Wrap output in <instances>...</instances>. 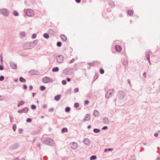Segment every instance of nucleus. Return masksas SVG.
Returning <instances> with one entry per match:
<instances>
[{"instance_id":"nucleus-1","label":"nucleus","mask_w":160,"mask_h":160,"mask_svg":"<svg viewBox=\"0 0 160 160\" xmlns=\"http://www.w3.org/2000/svg\"><path fill=\"white\" fill-rule=\"evenodd\" d=\"M0 13L5 16H7L9 14V12L8 9L3 8L0 10Z\"/></svg>"},{"instance_id":"nucleus-2","label":"nucleus","mask_w":160,"mask_h":160,"mask_svg":"<svg viewBox=\"0 0 160 160\" xmlns=\"http://www.w3.org/2000/svg\"><path fill=\"white\" fill-rule=\"evenodd\" d=\"M42 82L45 83H50L52 82V79L48 77H45L42 78Z\"/></svg>"},{"instance_id":"nucleus-3","label":"nucleus","mask_w":160,"mask_h":160,"mask_svg":"<svg viewBox=\"0 0 160 160\" xmlns=\"http://www.w3.org/2000/svg\"><path fill=\"white\" fill-rule=\"evenodd\" d=\"M26 13L27 15L29 17H32L34 15L33 11L30 9L27 10L26 11Z\"/></svg>"},{"instance_id":"nucleus-4","label":"nucleus","mask_w":160,"mask_h":160,"mask_svg":"<svg viewBox=\"0 0 160 160\" xmlns=\"http://www.w3.org/2000/svg\"><path fill=\"white\" fill-rule=\"evenodd\" d=\"M43 142L44 144L50 146H53L55 144L54 141H43Z\"/></svg>"},{"instance_id":"nucleus-5","label":"nucleus","mask_w":160,"mask_h":160,"mask_svg":"<svg viewBox=\"0 0 160 160\" xmlns=\"http://www.w3.org/2000/svg\"><path fill=\"white\" fill-rule=\"evenodd\" d=\"M70 147L72 149H75L77 148V144L76 143L72 142L69 145Z\"/></svg>"},{"instance_id":"nucleus-6","label":"nucleus","mask_w":160,"mask_h":160,"mask_svg":"<svg viewBox=\"0 0 160 160\" xmlns=\"http://www.w3.org/2000/svg\"><path fill=\"white\" fill-rule=\"evenodd\" d=\"M19 146V145L18 143H15L12 145L10 148V149L12 150H14L16 149H17V148H18Z\"/></svg>"},{"instance_id":"nucleus-7","label":"nucleus","mask_w":160,"mask_h":160,"mask_svg":"<svg viewBox=\"0 0 160 160\" xmlns=\"http://www.w3.org/2000/svg\"><path fill=\"white\" fill-rule=\"evenodd\" d=\"M114 92L113 89L109 90L106 93V97L108 98L111 96V95Z\"/></svg>"},{"instance_id":"nucleus-8","label":"nucleus","mask_w":160,"mask_h":160,"mask_svg":"<svg viewBox=\"0 0 160 160\" xmlns=\"http://www.w3.org/2000/svg\"><path fill=\"white\" fill-rule=\"evenodd\" d=\"M64 58L62 55L59 56L57 58V61L59 63H61L63 60Z\"/></svg>"},{"instance_id":"nucleus-9","label":"nucleus","mask_w":160,"mask_h":160,"mask_svg":"<svg viewBox=\"0 0 160 160\" xmlns=\"http://www.w3.org/2000/svg\"><path fill=\"white\" fill-rule=\"evenodd\" d=\"M24 48L26 49H30L31 48V43H27L25 44L24 46Z\"/></svg>"},{"instance_id":"nucleus-10","label":"nucleus","mask_w":160,"mask_h":160,"mask_svg":"<svg viewBox=\"0 0 160 160\" xmlns=\"http://www.w3.org/2000/svg\"><path fill=\"white\" fill-rule=\"evenodd\" d=\"M115 48L117 51L120 52L121 51L122 48L120 46L118 45H117L115 47Z\"/></svg>"},{"instance_id":"nucleus-11","label":"nucleus","mask_w":160,"mask_h":160,"mask_svg":"<svg viewBox=\"0 0 160 160\" xmlns=\"http://www.w3.org/2000/svg\"><path fill=\"white\" fill-rule=\"evenodd\" d=\"M63 42H66L67 40V38L64 35H62L60 36Z\"/></svg>"},{"instance_id":"nucleus-12","label":"nucleus","mask_w":160,"mask_h":160,"mask_svg":"<svg viewBox=\"0 0 160 160\" xmlns=\"http://www.w3.org/2000/svg\"><path fill=\"white\" fill-rule=\"evenodd\" d=\"M90 118V116L89 114H87L85 118L83 120L84 121H87L89 120Z\"/></svg>"},{"instance_id":"nucleus-13","label":"nucleus","mask_w":160,"mask_h":160,"mask_svg":"<svg viewBox=\"0 0 160 160\" xmlns=\"http://www.w3.org/2000/svg\"><path fill=\"white\" fill-rule=\"evenodd\" d=\"M24 102L23 101H20L18 103V107H19L21 105H22L24 104Z\"/></svg>"},{"instance_id":"nucleus-14","label":"nucleus","mask_w":160,"mask_h":160,"mask_svg":"<svg viewBox=\"0 0 160 160\" xmlns=\"http://www.w3.org/2000/svg\"><path fill=\"white\" fill-rule=\"evenodd\" d=\"M10 66L13 69H16L17 68V65L15 64L11 63L10 64Z\"/></svg>"},{"instance_id":"nucleus-15","label":"nucleus","mask_w":160,"mask_h":160,"mask_svg":"<svg viewBox=\"0 0 160 160\" xmlns=\"http://www.w3.org/2000/svg\"><path fill=\"white\" fill-rule=\"evenodd\" d=\"M93 114L95 117H97L99 115V112L98 111L95 110L93 112Z\"/></svg>"},{"instance_id":"nucleus-16","label":"nucleus","mask_w":160,"mask_h":160,"mask_svg":"<svg viewBox=\"0 0 160 160\" xmlns=\"http://www.w3.org/2000/svg\"><path fill=\"white\" fill-rule=\"evenodd\" d=\"M103 122L104 123L107 124L108 122V120L107 118H104L103 119Z\"/></svg>"},{"instance_id":"nucleus-17","label":"nucleus","mask_w":160,"mask_h":160,"mask_svg":"<svg viewBox=\"0 0 160 160\" xmlns=\"http://www.w3.org/2000/svg\"><path fill=\"white\" fill-rule=\"evenodd\" d=\"M61 98V96L60 95H58L56 96L54 98V99L56 101H58Z\"/></svg>"},{"instance_id":"nucleus-18","label":"nucleus","mask_w":160,"mask_h":160,"mask_svg":"<svg viewBox=\"0 0 160 160\" xmlns=\"http://www.w3.org/2000/svg\"><path fill=\"white\" fill-rule=\"evenodd\" d=\"M90 159L91 160H95L96 159L97 157L95 155H92L90 157Z\"/></svg>"},{"instance_id":"nucleus-19","label":"nucleus","mask_w":160,"mask_h":160,"mask_svg":"<svg viewBox=\"0 0 160 160\" xmlns=\"http://www.w3.org/2000/svg\"><path fill=\"white\" fill-rule=\"evenodd\" d=\"M23 112L27 113L28 111V108H25L22 109Z\"/></svg>"},{"instance_id":"nucleus-20","label":"nucleus","mask_w":160,"mask_h":160,"mask_svg":"<svg viewBox=\"0 0 160 160\" xmlns=\"http://www.w3.org/2000/svg\"><path fill=\"white\" fill-rule=\"evenodd\" d=\"M19 80L21 82H26V80L22 77L20 78Z\"/></svg>"},{"instance_id":"nucleus-21","label":"nucleus","mask_w":160,"mask_h":160,"mask_svg":"<svg viewBox=\"0 0 160 160\" xmlns=\"http://www.w3.org/2000/svg\"><path fill=\"white\" fill-rule=\"evenodd\" d=\"M68 131V129L67 128H63L62 130V133H64L65 132H67Z\"/></svg>"},{"instance_id":"nucleus-22","label":"nucleus","mask_w":160,"mask_h":160,"mask_svg":"<svg viewBox=\"0 0 160 160\" xmlns=\"http://www.w3.org/2000/svg\"><path fill=\"white\" fill-rule=\"evenodd\" d=\"M59 70V68L58 67L54 68H53L52 71L53 72H58Z\"/></svg>"},{"instance_id":"nucleus-23","label":"nucleus","mask_w":160,"mask_h":160,"mask_svg":"<svg viewBox=\"0 0 160 160\" xmlns=\"http://www.w3.org/2000/svg\"><path fill=\"white\" fill-rule=\"evenodd\" d=\"M133 12L132 10H129L128 11V14L129 15H131L133 14Z\"/></svg>"},{"instance_id":"nucleus-24","label":"nucleus","mask_w":160,"mask_h":160,"mask_svg":"<svg viewBox=\"0 0 160 160\" xmlns=\"http://www.w3.org/2000/svg\"><path fill=\"white\" fill-rule=\"evenodd\" d=\"M83 142L86 145H88L90 143V141H83Z\"/></svg>"},{"instance_id":"nucleus-25","label":"nucleus","mask_w":160,"mask_h":160,"mask_svg":"<svg viewBox=\"0 0 160 160\" xmlns=\"http://www.w3.org/2000/svg\"><path fill=\"white\" fill-rule=\"evenodd\" d=\"M100 131V130L98 129L95 128L93 129V132L95 133H98Z\"/></svg>"},{"instance_id":"nucleus-26","label":"nucleus","mask_w":160,"mask_h":160,"mask_svg":"<svg viewBox=\"0 0 160 160\" xmlns=\"http://www.w3.org/2000/svg\"><path fill=\"white\" fill-rule=\"evenodd\" d=\"M43 36H44V37L46 38H48L49 37V36L48 34L47 33H45L44 34Z\"/></svg>"},{"instance_id":"nucleus-27","label":"nucleus","mask_w":160,"mask_h":160,"mask_svg":"<svg viewBox=\"0 0 160 160\" xmlns=\"http://www.w3.org/2000/svg\"><path fill=\"white\" fill-rule=\"evenodd\" d=\"M150 53L149 52H148L147 53V59L148 60V61H149V55H150Z\"/></svg>"},{"instance_id":"nucleus-28","label":"nucleus","mask_w":160,"mask_h":160,"mask_svg":"<svg viewBox=\"0 0 160 160\" xmlns=\"http://www.w3.org/2000/svg\"><path fill=\"white\" fill-rule=\"evenodd\" d=\"M40 89L41 91H43L46 89V88L44 86H41L40 88Z\"/></svg>"},{"instance_id":"nucleus-29","label":"nucleus","mask_w":160,"mask_h":160,"mask_svg":"<svg viewBox=\"0 0 160 160\" xmlns=\"http://www.w3.org/2000/svg\"><path fill=\"white\" fill-rule=\"evenodd\" d=\"M13 14L15 16H18V12L16 11H14L13 12Z\"/></svg>"},{"instance_id":"nucleus-30","label":"nucleus","mask_w":160,"mask_h":160,"mask_svg":"<svg viewBox=\"0 0 160 160\" xmlns=\"http://www.w3.org/2000/svg\"><path fill=\"white\" fill-rule=\"evenodd\" d=\"M17 128L16 125V124H14L12 126V128L13 130L15 131Z\"/></svg>"},{"instance_id":"nucleus-31","label":"nucleus","mask_w":160,"mask_h":160,"mask_svg":"<svg viewBox=\"0 0 160 160\" xmlns=\"http://www.w3.org/2000/svg\"><path fill=\"white\" fill-rule=\"evenodd\" d=\"M57 46L58 47H60L62 45V43L60 42H57Z\"/></svg>"},{"instance_id":"nucleus-32","label":"nucleus","mask_w":160,"mask_h":160,"mask_svg":"<svg viewBox=\"0 0 160 160\" xmlns=\"http://www.w3.org/2000/svg\"><path fill=\"white\" fill-rule=\"evenodd\" d=\"M70 108L69 107H67L65 108V111L67 112H68L70 111Z\"/></svg>"},{"instance_id":"nucleus-33","label":"nucleus","mask_w":160,"mask_h":160,"mask_svg":"<svg viewBox=\"0 0 160 160\" xmlns=\"http://www.w3.org/2000/svg\"><path fill=\"white\" fill-rule=\"evenodd\" d=\"M79 106V104L78 102H76L74 104V106L75 108H78Z\"/></svg>"},{"instance_id":"nucleus-34","label":"nucleus","mask_w":160,"mask_h":160,"mask_svg":"<svg viewBox=\"0 0 160 160\" xmlns=\"http://www.w3.org/2000/svg\"><path fill=\"white\" fill-rule=\"evenodd\" d=\"M23 130L22 128L19 129L18 130V132L19 133H21L23 132Z\"/></svg>"},{"instance_id":"nucleus-35","label":"nucleus","mask_w":160,"mask_h":160,"mask_svg":"<svg viewBox=\"0 0 160 160\" xmlns=\"http://www.w3.org/2000/svg\"><path fill=\"white\" fill-rule=\"evenodd\" d=\"M100 73L102 74H103L104 72V71L103 70V69H102V68L100 69Z\"/></svg>"},{"instance_id":"nucleus-36","label":"nucleus","mask_w":160,"mask_h":160,"mask_svg":"<svg viewBox=\"0 0 160 160\" xmlns=\"http://www.w3.org/2000/svg\"><path fill=\"white\" fill-rule=\"evenodd\" d=\"M62 83L63 84V85H65L67 83V82H66V80H63L62 81Z\"/></svg>"},{"instance_id":"nucleus-37","label":"nucleus","mask_w":160,"mask_h":160,"mask_svg":"<svg viewBox=\"0 0 160 160\" xmlns=\"http://www.w3.org/2000/svg\"><path fill=\"white\" fill-rule=\"evenodd\" d=\"M89 102L88 100H86L84 102V104L85 105L88 104Z\"/></svg>"},{"instance_id":"nucleus-38","label":"nucleus","mask_w":160,"mask_h":160,"mask_svg":"<svg viewBox=\"0 0 160 160\" xmlns=\"http://www.w3.org/2000/svg\"><path fill=\"white\" fill-rule=\"evenodd\" d=\"M31 108L32 109H35L36 108V107L34 105H32Z\"/></svg>"},{"instance_id":"nucleus-39","label":"nucleus","mask_w":160,"mask_h":160,"mask_svg":"<svg viewBox=\"0 0 160 160\" xmlns=\"http://www.w3.org/2000/svg\"><path fill=\"white\" fill-rule=\"evenodd\" d=\"M32 119L31 118H28L27 119V121L28 122H32Z\"/></svg>"},{"instance_id":"nucleus-40","label":"nucleus","mask_w":160,"mask_h":160,"mask_svg":"<svg viewBox=\"0 0 160 160\" xmlns=\"http://www.w3.org/2000/svg\"><path fill=\"white\" fill-rule=\"evenodd\" d=\"M4 77L3 76H1L0 77V81H2L4 79Z\"/></svg>"},{"instance_id":"nucleus-41","label":"nucleus","mask_w":160,"mask_h":160,"mask_svg":"<svg viewBox=\"0 0 160 160\" xmlns=\"http://www.w3.org/2000/svg\"><path fill=\"white\" fill-rule=\"evenodd\" d=\"M79 91V89L78 88H76L74 89V91L75 92H78Z\"/></svg>"},{"instance_id":"nucleus-42","label":"nucleus","mask_w":160,"mask_h":160,"mask_svg":"<svg viewBox=\"0 0 160 160\" xmlns=\"http://www.w3.org/2000/svg\"><path fill=\"white\" fill-rule=\"evenodd\" d=\"M23 87L24 89H26L27 88V87L26 85H24L23 86Z\"/></svg>"},{"instance_id":"nucleus-43","label":"nucleus","mask_w":160,"mask_h":160,"mask_svg":"<svg viewBox=\"0 0 160 160\" xmlns=\"http://www.w3.org/2000/svg\"><path fill=\"white\" fill-rule=\"evenodd\" d=\"M36 34H34L32 35V38H36Z\"/></svg>"},{"instance_id":"nucleus-44","label":"nucleus","mask_w":160,"mask_h":160,"mask_svg":"<svg viewBox=\"0 0 160 160\" xmlns=\"http://www.w3.org/2000/svg\"><path fill=\"white\" fill-rule=\"evenodd\" d=\"M75 61V59H72L70 61V63H73Z\"/></svg>"},{"instance_id":"nucleus-45","label":"nucleus","mask_w":160,"mask_h":160,"mask_svg":"<svg viewBox=\"0 0 160 160\" xmlns=\"http://www.w3.org/2000/svg\"><path fill=\"white\" fill-rule=\"evenodd\" d=\"M54 108H50L49 109V111L50 112H52L54 111Z\"/></svg>"},{"instance_id":"nucleus-46","label":"nucleus","mask_w":160,"mask_h":160,"mask_svg":"<svg viewBox=\"0 0 160 160\" xmlns=\"http://www.w3.org/2000/svg\"><path fill=\"white\" fill-rule=\"evenodd\" d=\"M3 69V66L2 65H0V70H2Z\"/></svg>"},{"instance_id":"nucleus-47","label":"nucleus","mask_w":160,"mask_h":160,"mask_svg":"<svg viewBox=\"0 0 160 160\" xmlns=\"http://www.w3.org/2000/svg\"><path fill=\"white\" fill-rule=\"evenodd\" d=\"M37 146L39 148H40V143H38L37 145Z\"/></svg>"},{"instance_id":"nucleus-48","label":"nucleus","mask_w":160,"mask_h":160,"mask_svg":"<svg viewBox=\"0 0 160 160\" xmlns=\"http://www.w3.org/2000/svg\"><path fill=\"white\" fill-rule=\"evenodd\" d=\"M119 93L121 94H122V96L123 97V96H124V92H122V91H120Z\"/></svg>"},{"instance_id":"nucleus-49","label":"nucleus","mask_w":160,"mask_h":160,"mask_svg":"<svg viewBox=\"0 0 160 160\" xmlns=\"http://www.w3.org/2000/svg\"><path fill=\"white\" fill-rule=\"evenodd\" d=\"M108 128V127L107 126H105L103 127L102 128V129H106Z\"/></svg>"},{"instance_id":"nucleus-50","label":"nucleus","mask_w":160,"mask_h":160,"mask_svg":"<svg viewBox=\"0 0 160 160\" xmlns=\"http://www.w3.org/2000/svg\"><path fill=\"white\" fill-rule=\"evenodd\" d=\"M32 88H33V87H32V86H30L29 87V89L30 90H32Z\"/></svg>"},{"instance_id":"nucleus-51","label":"nucleus","mask_w":160,"mask_h":160,"mask_svg":"<svg viewBox=\"0 0 160 160\" xmlns=\"http://www.w3.org/2000/svg\"><path fill=\"white\" fill-rule=\"evenodd\" d=\"M47 106L46 105H44L43 106V107L44 108H47Z\"/></svg>"},{"instance_id":"nucleus-52","label":"nucleus","mask_w":160,"mask_h":160,"mask_svg":"<svg viewBox=\"0 0 160 160\" xmlns=\"http://www.w3.org/2000/svg\"><path fill=\"white\" fill-rule=\"evenodd\" d=\"M158 133H155L154 134V136L155 137H157L158 136Z\"/></svg>"},{"instance_id":"nucleus-53","label":"nucleus","mask_w":160,"mask_h":160,"mask_svg":"<svg viewBox=\"0 0 160 160\" xmlns=\"http://www.w3.org/2000/svg\"><path fill=\"white\" fill-rule=\"evenodd\" d=\"M18 112L19 113H22V112H22V110H19L18 111Z\"/></svg>"},{"instance_id":"nucleus-54","label":"nucleus","mask_w":160,"mask_h":160,"mask_svg":"<svg viewBox=\"0 0 160 160\" xmlns=\"http://www.w3.org/2000/svg\"><path fill=\"white\" fill-rule=\"evenodd\" d=\"M13 160H19V158H18V157H16Z\"/></svg>"},{"instance_id":"nucleus-55","label":"nucleus","mask_w":160,"mask_h":160,"mask_svg":"<svg viewBox=\"0 0 160 160\" xmlns=\"http://www.w3.org/2000/svg\"><path fill=\"white\" fill-rule=\"evenodd\" d=\"M113 150L112 148H108V150L109 151H112Z\"/></svg>"},{"instance_id":"nucleus-56","label":"nucleus","mask_w":160,"mask_h":160,"mask_svg":"<svg viewBox=\"0 0 160 160\" xmlns=\"http://www.w3.org/2000/svg\"><path fill=\"white\" fill-rule=\"evenodd\" d=\"M76 1L78 3H79L80 2L81 0H76Z\"/></svg>"},{"instance_id":"nucleus-57","label":"nucleus","mask_w":160,"mask_h":160,"mask_svg":"<svg viewBox=\"0 0 160 160\" xmlns=\"http://www.w3.org/2000/svg\"><path fill=\"white\" fill-rule=\"evenodd\" d=\"M67 80L68 82H70L71 80V79L70 78H67Z\"/></svg>"},{"instance_id":"nucleus-58","label":"nucleus","mask_w":160,"mask_h":160,"mask_svg":"<svg viewBox=\"0 0 160 160\" xmlns=\"http://www.w3.org/2000/svg\"><path fill=\"white\" fill-rule=\"evenodd\" d=\"M143 77H146V73L145 72H144L143 73Z\"/></svg>"},{"instance_id":"nucleus-59","label":"nucleus","mask_w":160,"mask_h":160,"mask_svg":"<svg viewBox=\"0 0 160 160\" xmlns=\"http://www.w3.org/2000/svg\"><path fill=\"white\" fill-rule=\"evenodd\" d=\"M157 160H160V156L157 157Z\"/></svg>"},{"instance_id":"nucleus-60","label":"nucleus","mask_w":160,"mask_h":160,"mask_svg":"<svg viewBox=\"0 0 160 160\" xmlns=\"http://www.w3.org/2000/svg\"><path fill=\"white\" fill-rule=\"evenodd\" d=\"M88 129H90L91 128V126L89 125L88 127Z\"/></svg>"},{"instance_id":"nucleus-61","label":"nucleus","mask_w":160,"mask_h":160,"mask_svg":"<svg viewBox=\"0 0 160 160\" xmlns=\"http://www.w3.org/2000/svg\"><path fill=\"white\" fill-rule=\"evenodd\" d=\"M105 152H106L107 151V149H105L104 150Z\"/></svg>"},{"instance_id":"nucleus-62","label":"nucleus","mask_w":160,"mask_h":160,"mask_svg":"<svg viewBox=\"0 0 160 160\" xmlns=\"http://www.w3.org/2000/svg\"><path fill=\"white\" fill-rule=\"evenodd\" d=\"M20 160H25V159L23 158H21Z\"/></svg>"},{"instance_id":"nucleus-63","label":"nucleus","mask_w":160,"mask_h":160,"mask_svg":"<svg viewBox=\"0 0 160 160\" xmlns=\"http://www.w3.org/2000/svg\"><path fill=\"white\" fill-rule=\"evenodd\" d=\"M143 144L144 145H146V143H143Z\"/></svg>"},{"instance_id":"nucleus-64","label":"nucleus","mask_w":160,"mask_h":160,"mask_svg":"<svg viewBox=\"0 0 160 160\" xmlns=\"http://www.w3.org/2000/svg\"><path fill=\"white\" fill-rule=\"evenodd\" d=\"M23 35L24 36L25 35V33H23Z\"/></svg>"}]
</instances>
